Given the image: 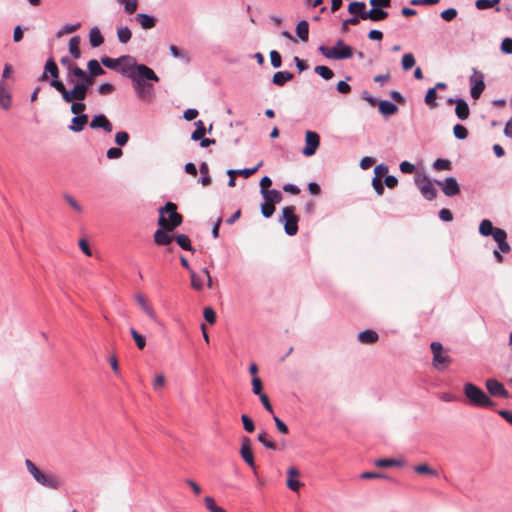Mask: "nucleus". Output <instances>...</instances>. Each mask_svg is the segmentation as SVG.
I'll list each match as a JSON object with an SVG mask.
<instances>
[{"instance_id":"obj_26","label":"nucleus","mask_w":512,"mask_h":512,"mask_svg":"<svg viewBox=\"0 0 512 512\" xmlns=\"http://www.w3.org/2000/svg\"><path fill=\"white\" fill-rule=\"evenodd\" d=\"M139 65L140 64H137L135 59L131 56V61H123V63L119 66V71L131 79V74L135 73L137 70L136 67H139Z\"/></svg>"},{"instance_id":"obj_43","label":"nucleus","mask_w":512,"mask_h":512,"mask_svg":"<svg viewBox=\"0 0 512 512\" xmlns=\"http://www.w3.org/2000/svg\"><path fill=\"white\" fill-rule=\"evenodd\" d=\"M496 229V227H493V224L490 220H482L479 226V232L483 236H489L493 233V231Z\"/></svg>"},{"instance_id":"obj_29","label":"nucleus","mask_w":512,"mask_h":512,"mask_svg":"<svg viewBox=\"0 0 512 512\" xmlns=\"http://www.w3.org/2000/svg\"><path fill=\"white\" fill-rule=\"evenodd\" d=\"M293 79V74L288 71H278L273 75L272 82L277 86H283Z\"/></svg>"},{"instance_id":"obj_64","label":"nucleus","mask_w":512,"mask_h":512,"mask_svg":"<svg viewBox=\"0 0 512 512\" xmlns=\"http://www.w3.org/2000/svg\"><path fill=\"white\" fill-rule=\"evenodd\" d=\"M441 18L444 19L447 22L452 21L457 16V10L455 8H448L441 12L440 14Z\"/></svg>"},{"instance_id":"obj_50","label":"nucleus","mask_w":512,"mask_h":512,"mask_svg":"<svg viewBox=\"0 0 512 512\" xmlns=\"http://www.w3.org/2000/svg\"><path fill=\"white\" fill-rule=\"evenodd\" d=\"M130 333H131L137 347L140 350H143L146 346V340H145L144 336L139 334L134 328H131Z\"/></svg>"},{"instance_id":"obj_63","label":"nucleus","mask_w":512,"mask_h":512,"mask_svg":"<svg viewBox=\"0 0 512 512\" xmlns=\"http://www.w3.org/2000/svg\"><path fill=\"white\" fill-rule=\"evenodd\" d=\"M129 141V134L125 131L117 132L115 135V142L119 146H125Z\"/></svg>"},{"instance_id":"obj_22","label":"nucleus","mask_w":512,"mask_h":512,"mask_svg":"<svg viewBox=\"0 0 512 512\" xmlns=\"http://www.w3.org/2000/svg\"><path fill=\"white\" fill-rule=\"evenodd\" d=\"M88 123V115L82 114L72 118L69 130L72 132H81Z\"/></svg>"},{"instance_id":"obj_49","label":"nucleus","mask_w":512,"mask_h":512,"mask_svg":"<svg viewBox=\"0 0 512 512\" xmlns=\"http://www.w3.org/2000/svg\"><path fill=\"white\" fill-rule=\"evenodd\" d=\"M436 99H437V93L435 91V88H430L427 93H426V96H425V103L430 107V108H435L437 106V103H436Z\"/></svg>"},{"instance_id":"obj_11","label":"nucleus","mask_w":512,"mask_h":512,"mask_svg":"<svg viewBox=\"0 0 512 512\" xmlns=\"http://www.w3.org/2000/svg\"><path fill=\"white\" fill-rule=\"evenodd\" d=\"M320 137L314 131H306L305 133V147L302 150L303 155L310 157L314 155L319 148Z\"/></svg>"},{"instance_id":"obj_8","label":"nucleus","mask_w":512,"mask_h":512,"mask_svg":"<svg viewBox=\"0 0 512 512\" xmlns=\"http://www.w3.org/2000/svg\"><path fill=\"white\" fill-rule=\"evenodd\" d=\"M295 206H286L282 209V221L284 222L285 232L293 236L298 232L299 218L295 214Z\"/></svg>"},{"instance_id":"obj_45","label":"nucleus","mask_w":512,"mask_h":512,"mask_svg":"<svg viewBox=\"0 0 512 512\" xmlns=\"http://www.w3.org/2000/svg\"><path fill=\"white\" fill-rule=\"evenodd\" d=\"M117 37L121 43H127L132 37L131 30L128 27H119L117 29Z\"/></svg>"},{"instance_id":"obj_18","label":"nucleus","mask_w":512,"mask_h":512,"mask_svg":"<svg viewBox=\"0 0 512 512\" xmlns=\"http://www.w3.org/2000/svg\"><path fill=\"white\" fill-rule=\"evenodd\" d=\"M287 475H288V478L286 481L287 487L294 492H298L300 487L303 485L298 480V477L300 476V472L295 467H290L287 470Z\"/></svg>"},{"instance_id":"obj_53","label":"nucleus","mask_w":512,"mask_h":512,"mask_svg":"<svg viewBox=\"0 0 512 512\" xmlns=\"http://www.w3.org/2000/svg\"><path fill=\"white\" fill-rule=\"evenodd\" d=\"M453 133H454V136L460 140H464L468 137V130L466 129V127H464L463 125H460V124H456L453 127Z\"/></svg>"},{"instance_id":"obj_60","label":"nucleus","mask_w":512,"mask_h":512,"mask_svg":"<svg viewBox=\"0 0 512 512\" xmlns=\"http://www.w3.org/2000/svg\"><path fill=\"white\" fill-rule=\"evenodd\" d=\"M433 167L436 170H451V162L449 160L439 158L434 162Z\"/></svg>"},{"instance_id":"obj_27","label":"nucleus","mask_w":512,"mask_h":512,"mask_svg":"<svg viewBox=\"0 0 512 512\" xmlns=\"http://www.w3.org/2000/svg\"><path fill=\"white\" fill-rule=\"evenodd\" d=\"M378 109L381 114L386 115V116L393 115L398 111V107L395 104H393L387 100L379 101Z\"/></svg>"},{"instance_id":"obj_37","label":"nucleus","mask_w":512,"mask_h":512,"mask_svg":"<svg viewBox=\"0 0 512 512\" xmlns=\"http://www.w3.org/2000/svg\"><path fill=\"white\" fill-rule=\"evenodd\" d=\"M60 63L65 66L68 70V82L74 83V79L71 76H74V69L79 68L76 64L72 63L69 57L65 56L60 59Z\"/></svg>"},{"instance_id":"obj_48","label":"nucleus","mask_w":512,"mask_h":512,"mask_svg":"<svg viewBox=\"0 0 512 512\" xmlns=\"http://www.w3.org/2000/svg\"><path fill=\"white\" fill-rule=\"evenodd\" d=\"M415 65V57L412 53H406L402 57V68L405 71L410 70Z\"/></svg>"},{"instance_id":"obj_14","label":"nucleus","mask_w":512,"mask_h":512,"mask_svg":"<svg viewBox=\"0 0 512 512\" xmlns=\"http://www.w3.org/2000/svg\"><path fill=\"white\" fill-rule=\"evenodd\" d=\"M485 386H486L488 392L492 396H498V397H502V398H508L509 397V393L504 388L503 384L500 383L496 379H493V378L487 379L486 383H485Z\"/></svg>"},{"instance_id":"obj_7","label":"nucleus","mask_w":512,"mask_h":512,"mask_svg":"<svg viewBox=\"0 0 512 512\" xmlns=\"http://www.w3.org/2000/svg\"><path fill=\"white\" fill-rule=\"evenodd\" d=\"M430 348L433 353V366L439 370L447 368L452 362V359L447 351L444 350L442 344L439 342H432Z\"/></svg>"},{"instance_id":"obj_25","label":"nucleus","mask_w":512,"mask_h":512,"mask_svg":"<svg viewBox=\"0 0 512 512\" xmlns=\"http://www.w3.org/2000/svg\"><path fill=\"white\" fill-rule=\"evenodd\" d=\"M135 20L140 24V26L147 30V29H152L155 24H156V20L154 17L148 15V14H145V13H139L135 16Z\"/></svg>"},{"instance_id":"obj_21","label":"nucleus","mask_w":512,"mask_h":512,"mask_svg":"<svg viewBox=\"0 0 512 512\" xmlns=\"http://www.w3.org/2000/svg\"><path fill=\"white\" fill-rule=\"evenodd\" d=\"M123 61H131V56L124 55L115 59L110 58L108 56H104L101 58V63L109 69H118V67L123 63Z\"/></svg>"},{"instance_id":"obj_41","label":"nucleus","mask_w":512,"mask_h":512,"mask_svg":"<svg viewBox=\"0 0 512 512\" xmlns=\"http://www.w3.org/2000/svg\"><path fill=\"white\" fill-rule=\"evenodd\" d=\"M84 100H73L70 101L71 107L70 110L75 116L82 115L86 110V104L83 103Z\"/></svg>"},{"instance_id":"obj_61","label":"nucleus","mask_w":512,"mask_h":512,"mask_svg":"<svg viewBox=\"0 0 512 512\" xmlns=\"http://www.w3.org/2000/svg\"><path fill=\"white\" fill-rule=\"evenodd\" d=\"M203 316L205 320L211 325L216 322V313L211 307L204 308Z\"/></svg>"},{"instance_id":"obj_35","label":"nucleus","mask_w":512,"mask_h":512,"mask_svg":"<svg viewBox=\"0 0 512 512\" xmlns=\"http://www.w3.org/2000/svg\"><path fill=\"white\" fill-rule=\"evenodd\" d=\"M374 465L379 468H388L393 466L401 467L404 465V462L401 460L385 458L376 460Z\"/></svg>"},{"instance_id":"obj_2","label":"nucleus","mask_w":512,"mask_h":512,"mask_svg":"<svg viewBox=\"0 0 512 512\" xmlns=\"http://www.w3.org/2000/svg\"><path fill=\"white\" fill-rule=\"evenodd\" d=\"M183 217L177 212V205L167 202L159 209L158 225L166 231H174L181 225Z\"/></svg>"},{"instance_id":"obj_46","label":"nucleus","mask_w":512,"mask_h":512,"mask_svg":"<svg viewBox=\"0 0 512 512\" xmlns=\"http://www.w3.org/2000/svg\"><path fill=\"white\" fill-rule=\"evenodd\" d=\"M315 72L325 80H329L334 76V72L329 67L324 65L316 66Z\"/></svg>"},{"instance_id":"obj_56","label":"nucleus","mask_w":512,"mask_h":512,"mask_svg":"<svg viewBox=\"0 0 512 512\" xmlns=\"http://www.w3.org/2000/svg\"><path fill=\"white\" fill-rule=\"evenodd\" d=\"M190 278H191V286L193 289L199 291L203 288V281L201 280V278L199 276H197L195 271L190 270Z\"/></svg>"},{"instance_id":"obj_34","label":"nucleus","mask_w":512,"mask_h":512,"mask_svg":"<svg viewBox=\"0 0 512 512\" xmlns=\"http://www.w3.org/2000/svg\"><path fill=\"white\" fill-rule=\"evenodd\" d=\"M80 45V37L74 36L69 40V52L73 56L74 59H79L81 57V51L79 48Z\"/></svg>"},{"instance_id":"obj_28","label":"nucleus","mask_w":512,"mask_h":512,"mask_svg":"<svg viewBox=\"0 0 512 512\" xmlns=\"http://www.w3.org/2000/svg\"><path fill=\"white\" fill-rule=\"evenodd\" d=\"M167 232L168 231L164 230L163 228L158 229L154 233L155 243L158 245H169L172 242L173 238Z\"/></svg>"},{"instance_id":"obj_32","label":"nucleus","mask_w":512,"mask_h":512,"mask_svg":"<svg viewBox=\"0 0 512 512\" xmlns=\"http://www.w3.org/2000/svg\"><path fill=\"white\" fill-rule=\"evenodd\" d=\"M297 36L303 42H307L309 38V24L306 20H301L296 26Z\"/></svg>"},{"instance_id":"obj_24","label":"nucleus","mask_w":512,"mask_h":512,"mask_svg":"<svg viewBox=\"0 0 512 512\" xmlns=\"http://www.w3.org/2000/svg\"><path fill=\"white\" fill-rule=\"evenodd\" d=\"M357 339L359 342H361L363 344H373L378 341L379 336L375 331L367 329V330L360 332L357 335Z\"/></svg>"},{"instance_id":"obj_19","label":"nucleus","mask_w":512,"mask_h":512,"mask_svg":"<svg viewBox=\"0 0 512 512\" xmlns=\"http://www.w3.org/2000/svg\"><path fill=\"white\" fill-rule=\"evenodd\" d=\"M12 105V97L10 92L8 91L7 84L1 80L0 81V107L4 110H9Z\"/></svg>"},{"instance_id":"obj_42","label":"nucleus","mask_w":512,"mask_h":512,"mask_svg":"<svg viewBox=\"0 0 512 512\" xmlns=\"http://www.w3.org/2000/svg\"><path fill=\"white\" fill-rule=\"evenodd\" d=\"M204 504L209 512H226L222 507L216 504L214 498L211 496H206L204 498Z\"/></svg>"},{"instance_id":"obj_44","label":"nucleus","mask_w":512,"mask_h":512,"mask_svg":"<svg viewBox=\"0 0 512 512\" xmlns=\"http://www.w3.org/2000/svg\"><path fill=\"white\" fill-rule=\"evenodd\" d=\"M200 173L202 174V178L200 180L203 186H208L211 184V177L209 175V167L206 162L201 163L200 165Z\"/></svg>"},{"instance_id":"obj_58","label":"nucleus","mask_w":512,"mask_h":512,"mask_svg":"<svg viewBox=\"0 0 512 512\" xmlns=\"http://www.w3.org/2000/svg\"><path fill=\"white\" fill-rule=\"evenodd\" d=\"M263 162L260 161L255 167L253 168H246V169H242V170H239V171H236L237 174H239L240 176L244 177V178H249L250 176H252L254 173H256L258 171V169L262 166Z\"/></svg>"},{"instance_id":"obj_30","label":"nucleus","mask_w":512,"mask_h":512,"mask_svg":"<svg viewBox=\"0 0 512 512\" xmlns=\"http://www.w3.org/2000/svg\"><path fill=\"white\" fill-rule=\"evenodd\" d=\"M348 11L350 14L356 15L358 14L359 20L362 19V15L366 13V4L364 2H351L348 6Z\"/></svg>"},{"instance_id":"obj_5","label":"nucleus","mask_w":512,"mask_h":512,"mask_svg":"<svg viewBox=\"0 0 512 512\" xmlns=\"http://www.w3.org/2000/svg\"><path fill=\"white\" fill-rule=\"evenodd\" d=\"M318 50L329 59L341 60L349 59L353 56V49L342 40H338L334 47L320 46Z\"/></svg>"},{"instance_id":"obj_4","label":"nucleus","mask_w":512,"mask_h":512,"mask_svg":"<svg viewBox=\"0 0 512 512\" xmlns=\"http://www.w3.org/2000/svg\"><path fill=\"white\" fill-rule=\"evenodd\" d=\"M464 394L470 405L481 408H492L495 403L478 386L473 383H466L463 387Z\"/></svg>"},{"instance_id":"obj_16","label":"nucleus","mask_w":512,"mask_h":512,"mask_svg":"<svg viewBox=\"0 0 512 512\" xmlns=\"http://www.w3.org/2000/svg\"><path fill=\"white\" fill-rule=\"evenodd\" d=\"M48 74L51 75L52 80L50 82L54 81H60L59 78V69L57 64L55 63L53 58H49L46 61L44 72L42 73L40 80L41 81H47L48 80Z\"/></svg>"},{"instance_id":"obj_38","label":"nucleus","mask_w":512,"mask_h":512,"mask_svg":"<svg viewBox=\"0 0 512 512\" xmlns=\"http://www.w3.org/2000/svg\"><path fill=\"white\" fill-rule=\"evenodd\" d=\"M154 93V87L151 83L141 87L138 91H136L137 96L143 100H150Z\"/></svg>"},{"instance_id":"obj_55","label":"nucleus","mask_w":512,"mask_h":512,"mask_svg":"<svg viewBox=\"0 0 512 512\" xmlns=\"http://www.w3.org/2000/svg\"><path fill=\"white\" fill-rule=\"evenodd\" d=\"M414 470L418 474H427L431 476H436L437 473L427 464H420L414 467Z\"/></svg>"},{"instance_id":"obj_13","label":"nucleus","mask_w":512,"mask_h":512,"mask_svg":"<svg viewBox=\"0 0 512 512\" xmlns=\"http://www.w3.org/2000/svg\"><path fill=\"white\" fill-rule=\"evenodd\" d=\"M436 184L441 186L443 193L452 197L460 193V186L454 177H448L445 181H436Z\"/></svg>"},{"instance_id":"obj_10","label":"nucleus","mask_w":512,"mask_h":512,"mask_svg":"<svg viewBox=\"0 0 512 512\" xmlns=\"http://www.w3.org/2000/svg\"><path fill=\"white\" fill-rule=\"evenodd\" d=\"M135 301L139 305L140 309L143 311V313L146 314L147 317H149L151 320L158 322L159 318L158 315L150 302L149 298L143 294V293H137L135 295Z\"/></svg>"},{"instance_id":"obj_9","label":"nucleus","mask_w":512,"mask_h":512,"mask_svg":"<svg viewBox=\"0 0 512 512\" xmlns=\"http://www.w3.org/2000/svg\"><path fill=\"white\" fill-rule=\"evenodd\" d=\"M469 81L471 85V97L476 100L485 89L484 75L482 72L473 69V74L470 76Z\"/></svg>"},{"instance_id":"obj_12","label":"nucleus","mask_w":512,"mask_h":512,"mask_svg":"<svg viewBox=\"0 0 512 512\" xmlns=\"http://www.w3.org/2000/svg\"><path fill=\"white\" fill-rule=\"evenodd\" d=\"M240 455L242 459L249 465L253 470L256 469L254 455L251 448V440L248 437H243L241 440Z\"/></svg>"},{"instance_id":"obj_6","label":"nucleus","mask_w":512,"mask_h":512,"mask_svg":"<svg viewBox=\"0 0 512 512\" xmlns=\"http://www.w3.org/2000/svg\"><path fill=\"white\" fill-rule=\"evenodd\" d=\"M136 69L135 73L131 74V81L135 92L141 89V87L147 85V80L154 82L159 81V77L148 66L141 64L139 67H136Z\"/></svg>"},{"instance_id":"obj_15","label":"nucleus","mask_w":512,"mask_h":512,"mask_svg":"<svg viewBox=\"0 0 512 512\" xmlns=\"http://www.w3.org/2000/svg\"><path fill=\"white\" fill-rule=\"evenodd\" d=\"M417 185L422 195L427 200H433L436 198L437 190L435 189L433 183L427 177H423V179L417 180Z\"/></svg>"},{"instance_id":"obj_62","label":"nucleus","mask_w":512,"mask_h":512,"mask_svg":"<svg viewBox=\"0 0 512 512\" xmlns=\"http://www.w3.org/2000/svg\"><path fill=\"white\" fill-rule=\"evenodd\" d=\"M263 384L259 377H253L252 379V391L255 395L260 396L261 394H264L263 391Z\"/></svg>"},{"instance_id":"obj_39","label":"nucleus","mask_w":512,"mask_h":512,"mask_svg":"<svg viewBox=\"0 0 512 512\" xmlns=\"http://www.w3.org/2000/svg\"><path fill=\"white\" fill-rule=\"evenodd\" d=\"M117 2L124 6V11L129 15L135 13L138 8V0H117Z\"/></svg>"},{"instance_id":"obj_31","label":"nucleus","mask_w":512,"mask_h":512,"mask_svg":"<svg viewBox=\"0 0 512 512\" xmlns=\"http://www.w3.org/2000/svg\"><path fill=\"white\" fill-rule=\"evenodd\" d=\"M89 42L92 47L96 48L103 44L104 38L97 27H94L90 30L89 33Z\"/></svg>"},{"instance_id":"obj_23","label":"nucleus","mask_w":512,"mask_h":512,"mask_svg":"<svg viewBox=\"0 0 512 512\" xmlns=\"http://www.w3.org/2000/svg\"><path fill=\"white\" fill-rule=\"evenodd\" d=\"M455 114L460 120H466L470 115V109L467 102L463 99H456Z\"/></svg>"},{"instance_id":"obj_20","label":"nucleus","mask_w":512,"mask_h":512,"mask_svg":"<svg viewBox=\"0 0 512 512\" xmlns=\"http://www.w3.org/2000/svg\"><path fill=\"white\" fill-rule=\"evenodd\" d=\"M388 17V12L378 7H373L371 10L366 11L364 15H362V20H371L374 22L383 21Z\"/></svg>"},{"instance_id":"obj_52","label":"nucleus","mask_w":512,"mask_h":512,"mask_svg":"<svg viewBox=\"0 0 512 512\" xmlns=\"http://www.w3.org/2000/svg\"><path fill=\"white\" fill-rule=\"evenodd\" d=\"M169 49L174 57L181 58L187 62L190 60L189 53L187 51H182L175 45H170Z\"/></svg>"},{"instance_id":"obj_51","label":"nucleus","mask_w":512,"mask_h":512,"mask_svg":"<svg viewBox=\"0 0 512 512\" xmlns=\"http://www.w3.org/2000/svg\"><path fill=\"white\" fill-rule=\"evenodd\" d=\"M258 441L270 450L277 449L276 444L267 438V433L265 431L258 434Z\"/></svg>"},{"instance_id":"obj_59","label":"nucleus","mask_w":512,"mask_h":512,"mask_svg":"<svg viewBox=\"0 0 512 512\" xmlns=\"http://www.w3.org/2000/svg\"><path fill=\"white\" fill-rule=\"evenodd\" d=\"M241 420H242V423H243V427L244 429L248 432V433H252L254 432L255 430V425H254V422L253 420L246 414H243L241 416Z\"/></svg>"},{"instance_id":"obj_3","label":"nucleus","mask_w":512,"mask_h":512,"mask_svg":"<svg viewBox=\"0 0 512 512\" xmlns=\"http://www.w3.org/2000/svg\"><path fill=\"white\" fill-rule=\"evenodd\" d=\"M25 465L29 473L40 485L55 490L62 486V480L57 475L42 472L30 459H26Z\"/></svg>"},{"instance_id":"obj_36","label":"nucleus","mask_w":512,"mask_h":512,"mask_svg":"<svg viewBox=\"0 0 512 512\" xmlns=\"http://www.w3.org/2000/svg\"><path fill=\"white\" fill-rule=\"evenodd\" d=\"M262 197L264 201H268L273 204L280 203L282 200L281 192L275 189L264 192V194H262Z\"/></svg>"},{"instance_id":"obj_47","label":"nucleus","mask_w":512,"mask_h":512,"mask_svg":"<svg viewBox=\"0 0 512 512\" xmlns=\"http://www.w3.org/2000/svg\"><path fill=\"white\" fill-rule=\"evenodd\" d=\"M196 125H197V128L191 135V139L194 141L201 140L202 138H204V135L206 133V128L204 126V123L201 120H199L196 123Z\"/></svg>"},{"instance_id":"obj_17","label":"nucleus","mask_w":512,"mask_h":512,"mask_svg":"<svg viewBox=\"0 0 512 512\" xmlns=\"http://www.w3.org/2000/svg\"><path fill=\"white\" fill-rule=\"evenodd\" d=\"M90 127L92 129L101 128L104 131H106L107 133H110L113 130L112 123L103 114H99V115L94 116L93 119L90 122Z\"/></svg>"},{"instance_id":"obj_33","label":"nucleus","mask_w":512,"mask_h":512,"mask_svg":"<svg viewBox=\"0 0 512 512\" xmlns=\"http://www.w3.org/2000/svg\"><path fill=\"white\" fill-rule=\"evenodd\" d=\"M87 68L90 75L97 77L105 74V70L101 67L100 63L96 59L89 60Z\"/></svg>"},{"instance_id":"obj_54","label":"nucleus","mask_w":512,"mask_h":512,"mask_svg":"<svg viewBox=\"0 0 512 512\" xmlns=\"http://www.w3.org/2000/svg\"><path fill=\"white\" fill-rule=\"evenodd\" d=\"M275 212V204L265 201L261 205V213L265 218L271 217Z\"/></svg>"},{"instance_id":"obj_57","label":"nucleus","mask_w":512,"mask_h":512,"mask_svg":"<svg viewBox=\"0 0 512 512\" xmlns=\"http://www.w3.org/2000/svg\"><path fill=\"white\" fill-rule=\"evenodd\" d=\"M63 198L65 199V201L71 206V208L78 212V213H81L82 212V206L77 202V200L72 197L70 194H64L63 195Z\"/></svg>"},{"instance_id":"obj_1","label":"nucleus","mask_w":512,"mask_h":512,"mask_svg":"<svg viewBox=\"0 0 512 512\" xmlns=\"http://www.w3.org/2000/svg\"><path fill=\"white\" fill-rule=\"evenodd\" d=\"M74 77L78 78L79 81L73 83L72 89H67L62 81L50 82V85L61 94L64 102L85 100L90 87L94 84L95 77L82 68L74 69Z\"/></svg>"},{"instance_id":"obj_40","label":"nucleus","mask_w":512,"mask_h":512,"mask_svg":"<svg viewBox=\"0 0 512 512\" xmlns=\"http://www.w3.org/2000/svg\"><path fill=\"white\" fill-rule=\"evenodd\" d=\"M177 244L184 250L194 251L189 237L185 234H179L175 238Z\"/></svg>"}]
</instances>
